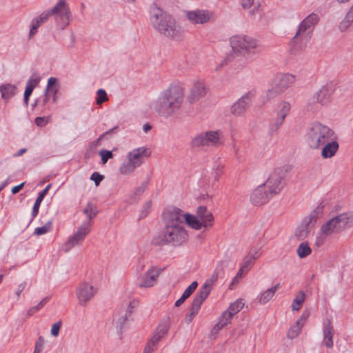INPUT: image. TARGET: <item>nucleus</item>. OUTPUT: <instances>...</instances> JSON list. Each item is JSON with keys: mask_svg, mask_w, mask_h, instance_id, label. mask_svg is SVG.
Here are the masks:
<instances>
[{"mask_svg": "<svg viewBox=\"0 0 353 353\" xmlns=\"http://www.w3.org/2000/svg\"><path fill=\"white\" fill-rule=\"evenodd\" d=\"M165 228L163 231L153 239L156 245L172 243L179 245L185 242L188 234L184 228L185 214L176 208H168L163 212Z\"/></svg>", "mask_w": 353, "mask_h": 353, "instance_id": "nucleus-1", "label": "nucleus"}, {"mask_svg": "<svg viewBox=\"0 0 353 353\" xmlns=\"http://www.w3.org/2000/svg\"><path fill=\"white\" fill-rule=\"evenodd\" d=\"M185 94V87L183 83H172L152 101L150 109L159 116L168 119L176 115L182 108Z\"/></svg>", "mask_w": 353, "mask_h": 353, "instance_id": "nucleus-2", "label": "nucleus"}, {"mask_svg": "<svg viewBox=\"0 0 353 353\" xmlns=\"http://www.w3.org/2000/svg\"><path fill=\"white\" fill-rule=\"evenodd\" d=\"M331 139H334V131L328 126L320 123H312L305 134V143L313 150L321 149Z\"/></svg>", "mask_w": 353, "mask_h": 353, "instance_id": "nucleus-3", "label": "nucleus"}, {"mask_svg": "<svg viewBox=\"0 0 353 353\" xmlns=\"http://www.w3.org/2000/svg\"><path fill=\"white\" fill-rule=\"evenodd\" d=\"M150 20L153 27L161 34L170 37L179 34L180 28L176 25L174 19L156 6L150 8Z\"/></svg>", "mask_w": 353, "mask_h": 353, "instance_id": "nucleus-4", "label": "nucleus"}, {"mask_svg": "<svg viewBox=\"0 0 353 353\" xmlns=\"http://www.w3.org/2000/svg\"><path fill=\"white\" fill-rule=\"evenodd\" d=\"M353 225V212L349 211L342 213L323 224L321 228V234L317 237L316 244L318 246L323 245L327 236L334 233L339 232L347 227Z\"/></svg>", "mask_w": 353, "mask_h": 353, "instance_id": "nucleus-5", "label": "nucleus"}, {"mask_svg": "<svg viewBox=\"0 0 353 353\" xmlns=\"http://www.w3.org/2000/svg\"><path fill=\"white\" fill-rule=\"evenodd\" d=\"M319 21L317 14L312 13L309 14L302 22L299 24L296 33L293 38V41L296 45L299 44V50H303L306 43L311 38L312 28Z\"/></svg>", "mask_w": 353, "mask_h": 353, "instance_id": "nucleus-6", "label": "nucleus"}, {"mask_svg": "<svg viewBox=\"0 0 353 353\" xmlns=\"http://www.w3.org/2000/svg\"><path fill=\"white\" fill-rule=\"evenodd\" d=\"M223 133L220 130L203 131L196 134L191 140L193 148L219 147L223 143Z\"/></svg>", "mask_w": 353, "mask_h": 353, "instance_id": "nucleus-7", "label": "nucleus"}, {"mask_svg": "<svg viewBox=\"0 0 353 353\" xmlns=\"http://www.w3.org/2000/svg\"><path fill=\"white\" fill-rule=\"evenodd\" d=\"M184 214L185 223L194 230H199L202 228H210L213 225L214 216L204 205L198 207L196 215L189 213Z\"/></svg>", "mask_w": 353, "mask_h": 353, "instance_id": "nucleus-8", "label": "nucleus"}, {"mask_svg": "<svg viewBox=\"0 0 353 353\" xmlns=\"http://www.w3.org/2000/svg\"><path fill=\"white\" fill-rule=\"evenodd\" d=\"M322 212V207L317 206L305 216L295 231V236L300 240L305 239L315 225L319 216Z\"/></svg>", "mask_w": 353, "mask_h": 353, "instance_id": "nucleus-9", "label": "nucleus"}, {"mask_svg": "<svg viewBox=\"0 0 353 353\" xmlns=\"http://www.w3.org/2000/svg\"><path fill=\"white\" fill-rule=\"evenodd\" d=\"M230 46L234 52L244 54L256 49L259 43L256 39L246 35H234L230 39Z\"/></svg>", "mask_w": 353, "mask_h": 353, "instance_id": "nucleus-10", "label": "nucleus"}, {"mask_svg": "<svg viewBox=\"0 0 353 353\" xmlns=\"http://www.w3.org/2000/svg\"><path fill=\"white\" fill-rule=\"evenodd\" d=\"M285 174V170L283 168H276L270 174L265 186L273 196L282 190Z\"/></svg>", "mask_w": 353, "mask_h": 353, "instance_id": "nucleus-11", "label": "nucleus"}, {"mask_svg": "<svg viewBox=\"0 0 353 353\" xmlns=\"http://www.w3.org/2000/svg\"><path fill=\"white\" fill-rule=\"evenodd\" d=\"M228 261L227 260L220 261L217 263L212 274L205 281V283L199 289L198 292L202 294H205V296L208 297L212 290L213 285L216 283L219 277L223 274L224 270L228 266Z\"/></svg>", "mask_w": 353, "mask_h": 353, "instance_id": "nucleus-12", "label": "nucleus"}, {"mask_svg": "<svg viewBox=\"0 0 353 353\" xmlns=\"http://www.w3.org/2000/svg\"><path fill=\"white\" fill-rule=\"evenodd\" d=\"M208 91V88L203 80L195 79L189 88L187 101L190 104H193L204 97Z\"/></svg>", "mask_w": 353, "mask_h": 353, "instance_id": "nucleus-13", "label": "nucleus"}, {"mask_svg": "<svg viewBox=\"0 0 353 353\" xmlns=\"http://www.w3.org/2000/svg\"><path fill=\"white\" fill-rule=\"evenodd\" d=\"M91 229V223L84 222L79 226L75 233L71 236L65 243L66 251L70 250L72 248L79 245L82 243L85 236L90 233Z\"/></svg>", "mask_w": 353, "mask_h": 353, "instance_id": "nucleus-14", "label": "nucleus"}, {"mask_svg": "<svg viewBox=\"0 0 353 353\" xmlns=\"http://www.w3.org/2000/svg\"><path fill=\"white\" fill-rule=\"evenodd\" d=\"M290 109L291 104L288 101H281L277 104L274 110L275 116L270 124L272 130H277L283 124Z\"/></svg>", "mask_w": 353, "mask_h": 353, "instance_id": "nucleus-15", "label": "nucleus"}, {"mask_svg": "<svg viewBox=\"0 0 353 353\" xmlns=\"http://www.w3.org/2000/svg\"><path fill=\"white\" fill-rule=\"evenodd\" d=\"M97 293V289L89 283H80L76 288V296L81 305H85L93 299Z\"/></svg>", "mask_w": 353, "mask_h": 353, "instance_id": "nucleus-16", "label": "nucleus"}, {"mask_svg": "<svg viewBox=\"0 0 353 353\" xmlns=\"http://www.w3.org/2000/svg\"><path fill=\"white\" fill-rule=\"evenodd\" d=\"M254 97L255 92L254 90L246 92L232 105L231 113L234 116H243L246 112Z\"/></svg>", "mask_w": 353, "mask_h": 353, "instance_id": "nucleus-17", "label": "nucleus"}, {"mask_svg": "<svg viewBox=\"0 0 353 353\" xmlns=\"http://www.w3.org/2000/svg\"><path fill=\"white\" fill-rule=\"evenodd\" d=\"M51 13L60 19V24L65 28L69 24L70 9L65 0H59L58 3L51 10Z\"/></svg>", "mask_w": 353, "mask_h": 353, "instance_id": "nucleus-18", "label": "nucleus"}, {"mask_svg": "<svg viewBox=\"0 0 353 353\" xmlns=\"http://www.w3.org/2000/svg\"><path fill=\"white\" fill-rule=\"evenodd\" d=\"M186 17L192 24H204L211 20L213 12L208 10L196 9L186 12Z\"/></svg>", "mask_w": 353, "mask_h": 353, "instance_id": "nucleus-19", "label": "nucleus"}, {"mask_svg": "<svg viewBox=\"0 0 353 353\" xmlns=\"http://www.w3.org/2000/svg\"><path fill=\"white\" fill-rule=\"evenodd\" d=\"M161 272V269L151 267L139 279L137 285L139 287L144 288L154 286L157 283Z\"/></svg>", "mask_w": 353, "mask_h": 353, "instance_id": "nucleus-20", "label": "nucleus"}, {"mask_svg": "<svg viewBox=\"0 0 353 353\" xmlns=\"http://www.w3.org/2000/svg\"><path fill=\"white\" fill-rule=\"evenodd\" d=\"M150 148L145 147H140L135 148L128 153L126 159L137 167H139L143 163L144 159L151 155Z\"/></svg>", "mask_w": 353, "mask_h": 353, "instance_id": "nucleus-21", "label": "nucleus"}, {"mask_svg": "<svg viewBox=\"0 0 353 353\" xmlns=\"http://www.w3.org/2000/svg\"><path fill=\"white\" fill-rule=\"evenodd\" d=\"M272 196L265 185H260L251 194L250 201L254 205H260L268 202Z\"/></svg>", "mask_w": 353, "mask_h": 353, "instance_id": "nucleus-22", "label": "nucleus"}, {"mask_svg": "<svg viewBox=\"0 0 353 353\" xmlns=\"http://www.w3.org/2000/svg\"><path fill=\"white\" fill-rule=\"evenodd\" d=\"M168 330V329L166 325H159L157 327L155 334L145 347L143 353H152L154 352L157 347L158 343L166 334Z\"/></svg>", "mask_w": 353, "mask_h": 353, "instance_id": "nucleus-23", "label": "nucleus"}, {"mask_svg": "<svg viewBox=\"0 0 353 353\" xmlns=\"http://www.w3.org/2000/svg\"><path fill=\"white\" fill-rule=\"evenodd\" d=\"M296 77L290 73H282L276 75L273 82L276 85L279 91L284 92L288 88L295 82Z\"/></svg>", "mask_w": 353, "mask_h": 353, "instance_id": "nucleus-24", "label": "nucleus"}, {"mask_svg": "<svg viewBox=\"0 0 353 353\" xmlns=\"http://www.w3.org/2000/svg\"><path fill=\"white\" fill-rule=\"evenodd\" d=\"M60 85L58 83V80L55 77H50L48 80L47 88L45 92V99L44 102L46 103L48 100L49 95L52 96V101L54 103L57 101V94L59 92Z\"/></svg>", "mask_w": 353, "mask_h": 353, "instance_id": "nucleus-25", "label": "nucleus"}, {"mask_svg": "<svg viewBox=\"0 0 353 353\" xmlns=\"http://www.w3.org/2000/svg\"><path fill=\"white\" fill-rule=\"evenodd\" d=\"M339 145L336 141V137L334 139L328 141L325 145H323L321 149V157L323 159H330L334 157L339 150Z\"/></svg>", "mask_w": 353, "mask_h": 353, "instance_id": "nucleus-26", "label": "nucleus"}, {"mask_svg": "<svg viewBox=\"0 0 353 353\" xmlns=\"http://www.w3.org/2000/svg\"><path fill=\"white\" fill-rule=\"evenodd\" d=\"M333 93V89L331 85H326L323 86L318 92L314 94L318 99L319 103L323 106L327 105L330 101L331 96Z\"/></svg>", "mask_w": 353, "mask_h": 353, "instance_id": "nucleus-27", "label": "nucleus"}, {"mask_svg": "<svg viewBox=\"0 0 353 353\" xmlns=\"http://www.w3.org/2000/svg\"><path fill=\"white\" fill-rule=\"evenodd\" d=\"M307 314L303 313L301 316L292 325L288 332V337L293 339L296 338L300 333L303 325L307 318Z\"/></svg>", "mask_w": 353, "mask_h": 353, "instance_id": "nucleus-28", "label": "nucleus"}, {"mask_svg": "<svg viewBox=\"0 0 353 353\" xmlns=\"http://www.w3.org/2000/svg\"><path fill=\"white\" fill-rule=\"evenodd\" d=\"M280 288L278 283L271 288H269L264 292H261L259 296V302L261 304H265L269 302L274 296L276 291Z\"/></svg>", "mask_w": 353, "mask_h": 353, "instance_id": "nucleus-29", "label": "nucleus"}, {"mask_svg": "<svg viewBox=\"0 0 353 353\" xmlns=\"http://www.w3.org/2000/svg\"><path fill=\"white\" fill-rule=\"evenodd\" d=\"M17 87L14 85L7 83L0 85V92L1 97L6 101H8L10 98L15 95Z\"/></svg>", "mask_w": 353, "mask_h": 353, "instance_id": "nucleus-30", "label": "nucleus"}, {"mask_svg": "<svg viewBox=\"0 0 353 353\" xmlns=\"http://www.w3.org/2000/svg\"><path fill=\"white\" fill-rule=\"evenodd\" d=\"M207 299V296H205V294H202L199 292H197L196 295L194 296L191 307L190 310V313L193 314L194 316H196V314L198 313L200 307L203 302Z\"/></svg>", "mask_w": 353, "mask_h": 353, "instance_id": "nucleus-31", "label": "nucleus"}, {"mask_svg": "<svg viewBox=\"0 0 353 353\" xmlns=\"http://www.w3.org/2000/svg\"><path fill=\"white\" fill-rule=\"evenodd\" d=\"M333 328L328 323L324 327L323 330V342L327 347H332L333 346Z\"/></svg>", "mask_w": 353, "mask_h": 353, "instance_id": "nucleus-32", "label": "nucleus"}, {"mask_svg": "<svg viewBox=\"0 0 353 353\" xmlns=\"http://www.w3.org/2000/svg\"><path fill=\"white\" fill-rule=\"evenodd\" d=\"M51 185L48 184L39 194L38 197L36 199V201L34 204L32 216V217H35L39 213V209L41 205V201H43L44 196L47 194L49 189L50 188Z\"/></svg>", "mask_w": 353, "mask_h": 353, "instance_id": "nucleus-33", "label": "nucleus"}, {"mask_svg": "<svg viewBox=\"0 0 353 353\" xmlns=\"http://www.w3.org/2000/svg\"><path fill=\"white\" fill-rule=\"evenodd\" d=\"M232 316L227 310L223 312L219 319L218 323L215 325L214 329L216 331L221 330L225 325L230 323Z\"/></svg>", "mask_w": 353, "mask_h": 353, "instance_id": "nucleus-34", "label": "nucleus"}, {"mask_svg": "<svg viewBox=\"0 0 353 353\" xmlns=\"http://www.w3.org/2000/svg\"><path fill=\"white\" fill-rule=\"evenodd\" d=\"M137 168L126 159L120 165L119 172L121 174L128 175L133 173Z\"/></svg>", "mask_w": 353, "mask_h": 353, "instance_id": "nucleus-35", "label": "nucleus"}, {"mask_svg": "<svg viewBox=\"0 0 353 353\" xmlns=\"http://www.w3.org/2000/svg\"><path fill=\"white\" fill-rule=\"evenodd\" d=\"M305 107L308 111L315 112L319 110L322 105L319 103L315 95L312 94L307 99Z\"/></svg>", "mask_w": 353, "mask_h": 353, "instance_id": "nucleus-36", "label": "nucleus"}, {"mask_svg": "<svg viewBox=\"0 0 353 353\" xmlns=\"http://www.w3.org/2000/svg\"><path fill=\"white\" fill-rule=\"evenodd\" d=\"M281 93L283 92L279 90V88H277L276 87V85L272 81L271 88H268L264 94V99L267 101H269L276 98Z\"/></svg>", "mask_w": 353, "mask_h": 353, "instance_id": "nucleus-37", "label": "nucleus"}, {"mask_svg": "<svg viewBox=\"0 0 353 353\" xmlns=\"http://www.w3.org/2000/svg\"><path fill=\"white\" fill-rule=\"evenodd\" d=\"M305 299V294L303 291H300L295 296L292 304L293 311H299L302 306Z\"/></svg>", "mask_w": 353, "mask_h": 353, "instance_id": "nucleus-38", "label": "nucleus"}, {"mask_svg": "<svg viewBox=\"0 0 353 353\" xmlns=\"http://www.w3.org/2000/svg\"><path fill=\"white\" fill-rule=\"evenodd\" d=\"M296 252L299 258L303 259L310 255L312 250L307 242H302L298 246Z\"/></svg>", "mask_w": 353, "mask_h": 353, "instance_id": "nucleus-39", "label": "nucleus"}, {"mask_svg": "<svg viewBox=\"0 0 353 353\" xmlns=\"http://www.w3.org/2000/svg\"><path fill=\"white\" fill-rule=\"evenodd\" d=\"M83 212L90 220H92L94 217H95L97 214L96 205L91 203H88L86 205Z\"/></svg>", "mask_w": 353, "mask_h": 353, "instance_id": "nucleus-40", "label": "nucleus"}, {"mask_svg": "<svg viewBox=\"0 0 353 353\" xmlns=\"http://www.w3.org/2000/svg\"><path fill=\"white\" fill-rule=\"evenodd\" d=\"M259 257V254L256 252L254 254L248 255L245 257L242 267L246 268L248 271L254 265V261Z\"/></svg>", "mask_w": 353, "mask_h": 353, "instance_id": "nucleus-41", "label": "nucleus"}, {"mask_svg": "<svg viewBox=\"0 0 353 353\" xmlns=\"http://www.w3.org/2000/svg\"><path fill=\"white\" fill-rule=\"evenodd\" d=\"M243 305L244 303L242 300H237L229 306L227 311L234 316V314L238 313L243 307Z\"/></svg>", "mask_w": 353, "mask_h": 353, "instance_id": "nucleus-42", "label": "nucleus"}, {"mask_svg": "<svg viewBox=\"0 0 353 353\" xmlns=\"http://www.w3.org/2000/svg\"><path fill=\"white\" fill-rule=\"evenodd\" d=\"M128 316H129L125 313V315L115 316L114 318V325L118 330H121L123 328L126 321L128 320Z\"/></svg>", "mask_w": 353, "mask_h": 353, "instance_id": "nucleus-43", "label": "nucleus"}, {"mask_svg": "<svg viewBox=\"0 0 353 353\" xmlns=\"http://www.w3.org/2000/svg\"><path fill=\"white\" fill-rule=\"evenodd\" d=\"M97 97L96 103L97 105H101L103 103L108 101V97L106 92L103 89H99L97 92Z\"/></svg>", "mask_w": 353, "mask_h": 353, "instance_id": "nucleus-44", "label": "nucleus"}, {"mask_svg": "<svg viewBox=\"0 0 353 353\" xmlns=\"http://www.w3.org/2000/svg\"><path fill=\"white\" fill-rule=\"evenodd\" d=\"M352 21H353V5H352V7L351 8V10L346 15L345 19L341 23V29L347 28Z\"/></svg>", "mask_w": 353, "mask_h": 353, "instance_id": "nucleus-45", "label": "nucleus"}, {"mask_svg": "<svg viewBox=\"0 0 353 353\" xmlns=\"http://www.w3.org/2000/svg\"><path fill=\"white\" fill-rule=\"evenodd\" d=\"M51 226H52V222L49 221L45 225L35 228L34 233V234H36L37 236H40V235L46 234L50 231L51 228H52Z\"/></svg>", "mask_w": 353, "mask_h": 353, "instance_id": "nucleus-46", "label": "nucleus"}, {"mask_svg": "<svg viewBox=\"0 0 353 353\" xmlns=\"http://www.w3.org/2000/svg\"><path fill=\"white\" fill-rule=\"evenodd\" d=\"M40 82V77L38 74H32L26 83V85L35 88Z\"/></svg>", "mask_w": 353, "mask_h": 353, "instance_id": "nucleus-47", "label": "nucleus"}, {"mask_svg": "<svg viewBox=\"0 0 353 353\" xmlns=\"http://www.w3.org/2000/svg\"><path fill=\"white\" fill-rule=\"evenodd\" d=\"M48 301V297H46L44 299H43L37 305L34 306V307H32L31 308H30L28 311V314L29 316H31L33 314H34L36 312H37L38 310H39Z\"/></svg>", "mask_w": 353, "mask_h": 353, "instance_id": "nucleus-48", "label": "nucleus"}, {"mask_svg": "<svg viewBox=\"0 0 353 353\" xmlns=\"http://www.w3.org/2000/svg\"><path fill=\"white\" fill-rule=\"evenodd\" d=\"M198 283L196 281L192 282L183 292V296L188 299L196 289Z\"/></svg>", "mask_w": 353, "mask_h": 353, "instance_id": "nucleus-49", "label": "nucleus"}, {"mask_svg": "<svg viewBox=\"0 0 353 353\" xmlns=\"http://www.w3.org/2000/svg\"><path fill=\"white\" fill-rule=\"evenodd\" d=\"M51 15H52V14L50 10L41 13L39 17L34 18V19L38 22V23L41 25L42 23H45Z\"/></svg>", "mask_w": 353, "mask_h": 353, "instance_id": "nucleus-50", "label": "nucleus"}, {"mask_svg": "<svg viewBox=\"0 0 353 353\" xmlns=\"http://www.w3.org/2000/svg\"><path fill=\"white\" fill-rule=\"evenodd\" d=\"M99 154L101 157V161L103 164L106 163L108 159L113 157V154L110 150H101L99 152Z\"/></svg>", "mask_w": 353, "mask_h": 353, "instance_id": "nucleus-51", "label": "nucleus"}, {"mask_svg": "<svg viewBox=\"0 0 353 353\" xmlns=\"http://www.w3.org/2000/svg\"><path fill=\"white\" fill-rule=\"evenodd\" d=\"M61 327V321H58L52 325L50 333L54 337L58 336Z\"/></svg>", "mask_w": 353, "mask_h": 353, "instance_id": "nucleus-52", "label": "nucleus"}, {"mask_svg": "<svg viewBox=\"0 0 353 353\" xmlns=\"http://www.w3.org/2000/svg\"><path fill=\"white\" fill-rule=\"evenodd\" d=\"M139 302L137 300L133 299L132 300L128 306L126 314L128 316H130L131 314L134 312V310L139 306Z\"/></svg>", "mask_w": 353, "mask_h": 353, "instance_id": "nucleus-53", "label": "nucleus"}, {"mask_svg": "<svg viewBox=\"0 0 353 353\" xmlns=\"http://www.w3.org/2000/svg\"><path fill=\"white\" fill-rule=\"evenodd\" d=\"M41 25L38 23V22H37L34 19H32L29 33L30 38H32L37 32V29Z\"/></svg>", "mask_w": 353, "mask_h": 353, "instance_id": "nucleus-54", "label": "nucleus"}, {"mask_svg": "<svg viewBox=\"0 0 353 353\" xmlns=\"http://www.w3.org/2000/svg\"><path fill=\"white\" fill-rule=\"evenodd\" d=\"M103 178L104 177L103 175L100 174L99 172H95L91 175L90 179L94 181L95 185L98 186Z\"/></svg>", "mask_w": 353, "mask_h": 353, "instance_id": "nucleus-55", "label": "nucleus"}, {"mask_svg": "<svg viewBox=\"0 0 353 353\" xmlns=\"http://www.w3.org/2000/svg\"><path fill=\"white\" fill-rule=\"evenodd\" d=\"M151 208H152V202L150 201L145 202V203L144 204V205L143 207V210L141 212V217L146 216L148 215V214L149 213Z\"/></svg>", "mask_w": 353, "mask_h": 353, "instance_id": "nucleus-56", "label": "nucleus"}, {"mask_svg": "<svg viewBox=\"0 0 353 353\" xmlns=\"http://www.w3.org/2000/svg\"><path fill=\"white\" fill-rule=\"evenodd\" d=\"M33 90H34V88L26 85V90L24 92V102L26 104V105H28V104L29 97L32 94Z\"/></svg>", "mask_w": 353, "mask_h": 353, "instance_id": "nucleus-57", "label": "nucleus"}, {"mask_svg": "<svg viewBox=\"0 0 353 353\" xmlns=\"http://www.w3.org/2000/svg\"><path fill=\"white\" fill-rule=\"evenodd\" d=\"M108 134V132H105L103 133V134H101L97 140L94 141L93 142H92L90 145H89V148L90 150H94L95 149L98 145L99 144V142L101 141V140L104 137V136L105 134Z\"/></svg>", "mask_w": 353, "mask_h": 353, "instance_id": "nucleus-58", "label": "nucleus"}, {"mask_svg": "<svg viewBox=\"0 0 353 353\" xmlns=\"http://www.w3.org/2000/svg\"><path fill=\"white\" fill-rule=\"evenodd\" d=\"M223 165H218L216 168L214 169V178L217 179L222 173Z\"/></svg>", "mask_w": 353, "mask_h": 353, "instance_id": "nucleus-59", "label": "nucleus"}, {"mask_svg": "<svg viewBox=\"0 0 353 353\" xmlns=\"http://www.w3.org/2000/svg\"><path fill=\"white\" fill-rule=\"evenodd\" d=\"M47 123V120L44 117H37L35 119V124L37 126H44Z\"/></svg>", "mask_w": 353, "mask_h": 353, "instance_id": "nucleus-60", "label": "nucleus"}, {"mask_svg": "<svg viewBox=\"0 0 353 353\" xmlns=\"http://www.w3.org/2000/svg\"><path fill=\"white\" fill-rule=\"evenodd\" d=\"M227 59H222L219 63L216 64V65L214 68V70L216 71L221 70L224 66L227 65Z\"/></svg>", "mask_w": 353, "mask_h": 353, "instance_id": "nucleus-61", "label": "nucleus"}, {"mask_svg": "<svg viewBox=\"0 0 353 353\" xmlns=\"http://www.w3.org/2000/svg\"><path fill=\"white\" fill-rule=\"evenodd\" d=\"M248 272V270H246V268H243V267H241L240 270H239V272H237L236 276L237 278H239L240 280L242 279V277L246 274Z\"/></svg>", "mask_w": 353, "mask_h": 353, "instance_id": "nucleus-62", "label": "nucleus"}, {"mask_svg": "<svg viewBox=\"0 0 353 353\" xmlns=\"http://www.w3.org/2000/svg\"><path fill=\"white\" fill-rule=\"evenodd\" d=\"M248 272V270H246V268H243V267H241L240 270H239V272H237L236 276L237 278H239L240 280L242 279V277L246 274Z\"/></svg>", "mask_w": 353, "mask_h": 353, "instance_id": "nucleus-63", "label": "nucleus"}, {"mask_svg": "<svg viewBox=\"0 0 353 353\" xmlns=\"http://www.w3.org/2000/svg\"><path fill=\"white\" fill-rule=\"evenodd\" d=\"M254 2V0H242V6L243 8L247 9L251 7Z\"/></svg>", "mask_w": 353, "mask_h": 353, "instance_id": "nucleus-64", "label": "nucleus"}]
</instances>
